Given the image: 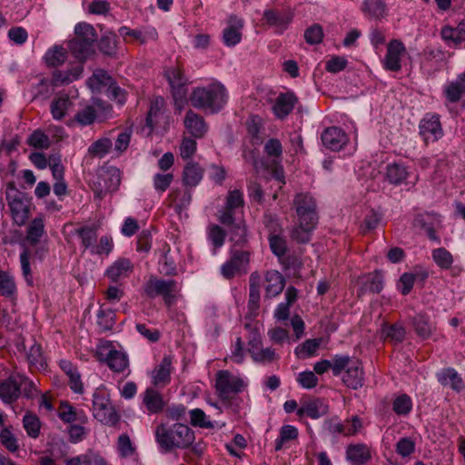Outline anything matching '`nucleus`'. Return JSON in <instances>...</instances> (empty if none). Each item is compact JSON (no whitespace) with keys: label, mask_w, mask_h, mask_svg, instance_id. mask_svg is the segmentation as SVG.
Segmentation results:
<instances>
[{"label":"nucleus","mask_w":465,"mask_h":465,"mask_svg":"<svg viewBox=\"0 0 465 465\" xmlns=\"http://www.w3.org/2000/svg\"><path fill=\"white\" fill-rule=\"evenodd\" d=\"M71 106L72 102L67 94L55 97L50 106L53 118L55 120L63 119Z\"/></svg>","instance_id":"42"},{"label":"nucleus","mask_w":465,"mask_h":465,"mask_svg":"<svg viewBox=\"0 0 465 465\" xmlns=\"http://www.w3.org/2000/svg\"><path fill=\"white\" fill-rule=\"evenodd\" d=\"M155 438L164 451L173 449H188L194 440V431L183 423H174L170 427L159 424L155 430Z\"/></svg>","instance_id":"2"},{"label":"nucleus","mask_w":465,"mask_h":465,"mask_svg":"<svg viewBox=\"0 0 465 465\" xmlns=\"http://www.w3.org/2000/svg\"><path fill=\"white\" fill-rule=\"evenodd\" d=\"M23 425L30 438L36 439L39 437L41 421L35 414L27 411L23 418Z\"/></svg>","instance_id":"49"},{"label":"nucleus","mask_w":465,"mask_h":465,"mask_svg":"<svg viewBox=\"0 0 465 465\" xmlns=\"http://www.w3.org/2000/svg\"><path fill=\"white\" fill-rule=\"evenodd\" d=\"M361 11L365 16L381 20L387 15V5L382 0H364Z\"/></svg>","instance_id":"31"},{"label":"nucleus","mask_w":465,"mask_h":465,"mask_svg":"<svg viewBox=\"0 0 465 465\" xmlns=\"http://www.w3.org/2000/svg\"><path fill=\"white\" fill-rule=\"evenodd\" d=\"M96 357L99 361H104L114 372H122L128 367L127 355L114 349L111 344L99 347Z\"/></svg>","instance_id":"11"},{"label":"nucleus","mask_w":465,"mask_h":465,"mask_svg":"<svg viewBox=\"0 0 465 465\" xmlns=\"http://www.w3.org/2000/svg\"><path fill=\"white\" fill-rule=\"evenodd\" d=\"M203 169L196 163H189L183 173V182L186 186L195 187L203 179Z\"/></svg>","instance_id":"37"},{"label":"nucleus","mask_w":465,"mask_h":465,"mask_svg":"<svg viewBox=\"0 0 465 465\" xmlns=\"http://www.w3.org/2000/svg\"><path fill=\"white\" fill-rule=\"evenodd\" d=\"M115 313L108 309L104 310L101 307L97 313V324L102 331H110L114 324Z\"/></svg>","instance_id":"54"},{"label":"nucleus","mask_w":465,"mask_h":465,"mask_svg":"<svg viewBox=\"0 0 465 465\" xmlns=\"http://www.w3.org/2000/svg\"><path fill=\"white\" fill-rule=\"evenodd\" d=\"M296 414L300 418L307 416L312 419H319L323 414V412L320 411L319 401H313L307 402L297 409Z\"/></svg>","instance_id":"60"},{"label":"nucleus","mask_w":465,"mask_h":465,"mask_svg":"<svg viewBox=\"0 0 465 465\" xmlns=\"http://www.w3.org/2000/svg\"><path fill=\"white\" fill-rule=\"evenodd\" d=\"M393 411L398 415H407L412 409V401L409 395L401 394L393 401Z\"/></svg>","instance_id":"59"},{"label":"nucleus","mask_w":465,"mask_h":465,"mask_svg":"<svg viewBox=\"0 0 465 465\" xmlns=\"http://www.w3.org/2000/svg\"><path fill=\"white\" fill-rule=\"evenodd\" d=\"M99 51L107 56H114L117 50L116 35L107 32L98 41Z\"/></svg>","instance_id":"45"},{"label":"nucleus","mask_w":465,"mask_h":465,"mask_svg":"<svg viewBox=\"0 0 465 465\" xmlns=\"http://www.w3.org/2000/svg\"><path fill=\"white\" fill-rule=\"evenodd\" d=\"M191 424L194 427L204 429H213L214 424L207 419L205 412L201 409H193L190 411Z\"/></svg>","instance_id":"58"},{"label":"nucleus","mask_w":465,"mask_h":465,"mask_svg":"<svg viewBox=\"0 0 465 465\" xmlns=\"http://www.w3.org/2000/svg\"><path fill=\"white\" fill-rule=\"evenodd\" d=\"M419 130L420 135L426 143L438 141L443 135L440 115L431 113L426 114L420 121Z\"/></svg>","instance_id":"12"},{"label":"nucleus","mask_w":465,"mask_h":465,"mask_svg":"<svg viewBox=\"0 0 465 465\" xmlns=\"http://www.w3.org/2000/svg\"><path fill=\"white\" fill-rule=\"evenodd\" d=\"M169 124L170 115L167 113L165 100L162 96H155L151 101L150 110L147 112V129L162 135L167 131Z\"/></svg>","instance_id":"6"},{"label":"nucleus","mask_w":465,"mask_h":465,"mask_svg":"<svg viewBox=\"0 0 465 465\" xmlns=\"http://www.w3.org/2000/svg\"><path fill=\"white\" fill-rule=\"evenodd\" d=\"M94 417L107 426H115L120 420V415L112 405L108 394L96 391L93 395Z\"/></svg>","instance_id":"5"},{"label":"nucleus","mask_w":465,"mask_h":465,"mask_svg":"<svg viewBox=\"0 0 465 465\" xmlns=\"http://www.w3.org/2000/svg\"><path fill=\"white\" fill-rule=\"evenodd\" d=\"M229 24V26L226 27L223 32V39L225 45L234 46L240 43L242 39V34L240 30L243 26V22L237 16L231 15Z\"/></svg>","instance_id":"27"},{"label":"nucleus","mask_w":465,"mask_h":465,"mask_svg":"<svg viewBox=\"0 0 465 465\" xmlns=\"http://www.w3.org/2000/svg\"><path fill=\"white\" fill-rule=\"evenodd\" d=\"M132 270V263L129 259L119 258L105 272V275L112 282H116Z\"/></svg>","instance_id":"33"},{"label":"nucleus","mask_w":465,"mask_h":465,"mask_svg":"<svg viewBox=\"0 0 465 465\" xmlns=\"http://www.w3.org/2000/svg\"><path fill=\"white\" fill-rule=\"evenodd\" d=\"M292 204L298 216V222L302 224H317L318 213L315 199L307 193L295 194Z\"/></svg>","instance_id":"9"},{"label":"nucleus","mask_w":465,"mask_h":465,"mask_svg":"<svg viewBox=\"0 0 465 465\" xmlns=\"http://www.w3.org/2000/svg\"><path fill=\"white\" fill-rule=\"evenodd\" d=\"M323 30L322 25L314 24L308 27L304 32V39L309 45H317L322 41Z\"/></svg>","instance_id":"64"},{"label":"nucleus","mask_w":465,"mask_h":465,"mask_svg":"<svg viewBox=\"0 0 465 465\" xmlns=\"http://www.w3.org/2000/svg\"><path fill=\"white\" fill-rule=\"evenodd\" d=\"M321 344V339H308L302 345L295 348V354L300 358L312 356Z\"/></svg>","instance_id":"53"},{"label":"nucleus","mask_w":465,"mask_h":465,"mask_svg":"<svg viewBox=\"0 0 465 465\" xmlns=\"http://www.w3.org/2000/svg\"><path fill=\"white\" fill-rule=\"evenodd\" d=\"M5 196L14 222L19 226L24 225L29 215V206L25 201V194L17 190L13 183H9Z\"/></svg>","instance_id":"8"},{"label":"nucleus","mask_w":465,"mask_h":465,"mask_svg":"<svg viewBox=\"0 0 465 465\" xmlns=\"http://www.w3.org/2000/svg\"><path fill=\"white\" fill-rule=\"evenodd\" d=\"M364 371L361 361L354 360L342 377L343 383L350 389L357 390L363 385Z\"/></svg>","instance_id":"23"},{"label":"nucleus","mask_w":465,"mask_h":465,"mask_svg":"<svg viewBox=\"0 0 465 465\" xmlns=\"http://www.w3.org/2000/svg\"><path fill=\"white\" fill-rule=\"evenodd\" d=\"M75 234L81 239L82 246L84 250L89 249L92 253L93 247H95L97 241V232L93 226H82L75 229Z\"/></svg>","instance_id":"41"},{"label":"nucleus","mask_w":465,"mask_h":465,"mask_svg":"<svg viewBox=\"0 0 465 465\" xmlns=\"http://www.w3.org/2000/svg\"><path fill=\"white\" fill-rule=\"evenodd\" d=\"M183 123L186 130L194 139L203 137L208 130L203 117L193 110L186 113Z\"/></svg>","instance_id":"21"},{"label":"nucleus","mask_w":465,"mask_h":465,"mask_svg":"<svg viewBox=\"0 0 465 465\" xmlns=\"http://www.w3.org/2000/svg\"><path fill=\"white\" fill-rule=\"evenodd\" d=\"M436 377L442 386H449L457 392L465 388L462 378L454 368L442 369L436 373Z\"/></svg>","instance_id":"26"},{"label":"nucleus","mask_w":465,"mask_h":465,"mask_svg":"<svg viewBox=\"0 0 465 465\" xmlns=\"http://www.w3.org/2000/svg\"><path fill=\"white\" fill-rule=\"evenodd\" d=\"M120 172L117 168H110L98 173L91 181V188L94 197L102 200L108 193L115 192L120 185Z\"/></svg>","instance_id":"7"},{"label":"nucleus","mask_w":465,"mask_h":465,"mask_svg":"<svg viewBox=\"0 0 465 465\" xmlns=\"http://www.w3.org/2000/svg\"><path fill=\"white\" fill-rule=\"evenodd\" d=\"M112 145L113 143L109 138H100L88 147V153L93 157L103 158L109 153Z\"/></svg>","instance_id":"50"},{"label":"nucleus","mask_w":465,"mask_h":465,"mask_svg":"<svg viewBox=\"0 0 465 465\" xmlns=\"http://www.w3.org/2000/svg\"><path fill=\"white\" fill-rule=\"evenodd\" d=\"M76 409L68 401H63L60 403L58 417L64 423L75 421Z\"/></svg>","instance_id":"62"},{"label":"nucleus","mask_w":465,"mask_h":465,"mask_svg":"<svg viewBox=\"0 0 465 465\" xmlns=\"http://www.w3.org/2000/svg\"><path fill=\"white\" fill-rule=\"evenodd\" d=\"M265 219V226L270 231L268 236L270 249L272 252L281 261L287 252L286 240L279 234L281 228L272 218V216H266Z\"/></svg>","instance_id":"14"},{"label":"nucleus","mask_w":465,"mask_h":465,"mask_svg":"<svg viewBox=\"0 0 465 465\" xmlns=\"http://www.w3.org/2000/svg\"><path fill=\"white\" fill-rule=\"evenodd\" d=\"M243 381L232 375L229 371H219L216 374L215 388L221 400L229 401L231 394L242 391Z\"/></svg>","instance_id":"10"},{"label":"nucleus","mask_w":465,"mask_h":465,"mask_svg":"<svg viewBox=\"0 0 465 465\" xmlns=\"http://www.w3.org/2000/svg\"><path fill=\"white\" fill-rule=\"evenodd\" d=\"M172 355H164L159 363L151 371V384L155 389H163L170 384L171 373L173 370Z\"/></svg>","instance_id":"13"},{"label":"nucleus","mask_w":465,"mask_h":465,"mask_svg":"<svg viewBox=\"0 0 465 465\" xmlns=\"http://www.w3.org/2000/svg\"><path fill=\"white\" fill-rule=\"evenodd\" d=\"M381 333L386 340L394 343H401L405 338L406 331L400 323H384L381 328Z\"/></svg>","instance_id":"43"},{"label":"nucleus","mask_w":465,"mask_h":465,"mask_svg":"<svg viewBox=\"0 0 465 465\" xmlns=\"http://www.w3.org/2000/svg\"><path fill=\"white\" fill-rule=\"evenodd\" d=\"M411 324L417 335L425 340L428 339L434 331L433 324L425 314H417L411 319Z\"/></svg>","instance_id":"36"},{"label":"nucleus","mask_w":465,"mask_h":465,"mask_svg":"<svg viewBox=\"0 0 465 465\" xmlns=\"http://www.w3.org/2000/svg\"><path fill=\"white\" fill-rule=\"evenodd\" d=\"M384 287V277L381 271L371 273L359 291V294L366 292L380 293Z\"/></svg>","instance_id":"34"},{"label":"nucleus","mask_w":465,"mask_h":465,"mask_svg":"<svg viewBox=\"0 0 465 465\" xmlns=\"http://www.w3.org/2000/svg\"><path fill=\"white\" fill-rule=\"evenodd\" d=\"M264 153L268 157L272 158V160H280L282 159V145L279 139L271 138L265 143L263 147Z\"/></svg>","instance_id":"61"},{"label":"nucleus","mask_w":465,"mask_h":465,"mask_svg":"<svg viewBox=\"0 0 465 465\" xmlns=\"http://www.w3.org/2000/svg\"><path fill=\"white\" fill-rule=\"evenodd\" d=\"M440 35L444 41H451L456 45L465 41V23H460L457 27L443 26Z\"/></svg>","instance_id":"40"},{"label":"nucleus","mask_w":465,"mask_h":465,"mask_svg":"<svg viewBox=\"0 0 465 465\" xmlns=\"http://www.w3.org/2000/svg\"><path fill=\"white\" fill-rule=\"evenodd\" d=\"M264 280L266 283L264 297L268 299L278 296L286 284L285 277L276 270L267 271Z\"/></svg>","instance_id":"20"},{"label":"nucleus","mask_w":465,"mask_h":465,"mask_svg":"<svg viewBox=\"0 0 465 465\" xmlns=\"http://www.w3.org/2000/svg\"><path fill=\"white\" fill-rule=\"evenodd\" d=\"M59 366L69 378L70 389L74 393L82 394L84 392V386L77 368L67 360H61L59 361Z\"/></svg>","instance_id":"28"},{"label":"nucleus","mask_w":465,"mask_h":465,"mask_svg":"<svg viewBox=\"0 0 465 465\" xmlns=\"http://www.w3.org/2000/svg\"><path fill=\"white\" fill-rule=\"evenodd\" d=\"M180 290L178 282L173 279L164 280L151 276L147 281V296L162 297L167 307H171L176 302Z\"/></svg>","instance_id":"4"},{"label":"nucleus","mask_w":465,"mask_h":465,"mask_svg":"<svg viewBox=\"0 0 465 465\" xmlns=\"http://www.w3.org/2000/svg\"><path fill=\"white\" fill-rule=\"evenodd\" d=\"M67 58V51L62 45H54L48 49L44 56L45 62L49 67H57L64 63Z\"/></svg>","instance_id":"39"},{"label":"nucleus","mask_w":465,"mask_h":465,"mask_svg":"<svg viewBox=\"0 0 465 465\" xmlns=\"http://www.w3.org/2000/svg\"><path fill=\"white\" fill-rule=\"evenodd\" d=\"M294 13L291 8L267 9L263 12L262 19L271 26L286 30L292 23Z\"/></svg>","instance_id":"16"},{"label":"nucleus","mask_w":465,"mask_h":465,"mask_svg":"<svg viewBox=\"0 0 465 465\" xmlns=\"http://www.w3.org/2000/svg\"><path fill=\"white\" fill-rule=\"evenodd\" d=\"M114 83L113 78L104 70H97L88 80V84L91 88L97 90L102 86L109 87L110 84H113Z\"/></svg>","instance_id":"52"},{"label":"nucleus","mask_w":465,"mask_h":465,"mask_svg":"<svg viewBox=\"0 0 465 465\" xmlns=\"http://www.w3.org/2000/svg\"><path fill=\"white\" fill-rule=\"evenodd\" d=\"M251 357L253 361L261 364L271 363L278 359L275 351L272 348H262L257 352H252Z\"/></svg>","instance_id":"63"},{"label":"nucleus","mask_w":465,"mask_h":465,"mask_svg":"<svg viewBox=\"0 0 465 465\" xmlns=\"http://www.w3.org/2000/svg\"><path fill=\"white\" fill-rule=\"evenodd\" d=\"M16 293V285L14 276L5 271L0 270V295L13 298Z\"/></svg>","instance_id":"48"},{"label":"nucleus","mask_w":465,"mask_h":465,"mask_svg":"<svg viewBox=\"0 0 465 465\" xmlns=\"http://www.w3.org/2000/svg\"><path fill=\"white\" fill-rule=\"evenodd\" d=\"M432 259L435 263L441 269L450 268L453 262L451 253L442 247L432 251Z\"/></svg>","instance_id":"56"},{"label":"nucleus","mask_w":465,"mask_h":465,"mask_svg":"<svg viewBox=\"0 0 465 465\" xmlns=\"http://www.w3.org/2000/svg\"><path fill=\"white\" fill-rule=\"evenodd\" d=\"M45 232V223L42 218H35L30 223L26 231V241L27 242L35 246L39 242Z\"/></svg>","instance_id":"44"},{"label":"nucleus","mask_w":465,"mask_h":465,"mask_svg":"<svg viewBox=\"0 0 465 465\" xmlns=\"http://www.w3.org/2000/svg\"><path fill=\"white\" fill-rule=\"evenodd\" d=\"M408 176L407 168L399 163H390L386 167V178L394 185L402 183Z\"/></svg>","instance_id":"38"},{"label":"nucleus","mask_w":465,"mask_h":465,"mask_svg":"<svg viewBox=\"0 0 465 465\" xmlns=\"http://www.w3.org/2000/svg\"><path fill=\"white\" fill-rule=\"evenodd\" d=\"M227 101V90L220 82L211 83L206 86L195 87L190 95V103L193 107L211 114L221 112Z\"/></svg>","instance_id":"1"},{"label":"nucleus","mask_w":465,"mask_h":465,"mask_svg":"<svg viewBox=\"0 0 465 465\" xmlns=\"http://www.w3.org/2000/svg\"><path fill=\"white\" fill-rule=\"evenodd\" d=\"M321 139L326 149L339 152L349 143L348 134L341 128L331 126L324 129Z\"/></svg>","instance_id":"15"},{"label":"nucleus","mask_w":465,"mask_h":465,"mask_svg":"<svg viewBox=\"0 0 465 465\" xmlns=\"http://www.w3.org/2000/svg\"><path fill=\"white\" fill-rule=\"evenodd\" d=\"M21 382L16 376L10 375L0 383V399L5 404L11 405L15 402L21 395Z\"/></svg>","instance_id":"18"},{"label":"nucleus","mask_w":465,"mask_h":465,"mask_svg":"<svg viewBox=\"0 0 465 465\" xmlns=\"http://www.w3.org/2000/svg\"><path fill=\"white\" fill-rule=\"evenodd\" d=\"M165 76L172 88L173 95L175 100L183 99L186 94L187 79L180 67H170L165 71Z\"/></svg>","instance_id":"17"},{"label":"nucleus","mask_w":465,"mask_h":465,"mask_svg":"<svg viewBox=\"0 0 465 465\" xmlns=\"http://www.w3.org/2000/svg\"><path fill=\"white\" fill-rule=\"evenodd\" d=\"M346 458L352 465H363L371 460V455L367 445L351 444L347 447Z\"/></svg>","instance_id":"29"},{"label":"nucleus","mask_w":465,"mask_h":465,"mask_svg":"<svg viewBox=\"0 0 465 465\" xmlns=\"http://www.w3.org/2000/svg\"><path fill=\"white\" fill-rule=\"evenodd\" d=\"M83 71L81 66L67 71H55L53 74L54 85L67 84L79 78Z\"/></svg>","instance_id":"46"},{"label":"nucleus","mask_w":465,"mask_h":465,"mask_svg":"<svg viewBox=\"0 0 465 465\" xmlns=\"http://www.w3.org/2000/svg\"><path fill=\"white\" fill-rule=\"evenodd\" d=\"M298 98L292 92L281 93L275 99L272 111L278 119H285L293 110Z\"/></svg>","instance_id":"19"},{"label":"nucleus","mask_w":465,"mask_h":465,"mask_svg":"<svg viewBox=\"0 0 465 465\" xmlns=\"http://www.w3.org/2000/svg\"><path fill=\"white\" fill-rule=\"evenodd\" d=\"M251 248H230L229 259L221 266L220 272L225 280H232L236 275H243L249 272Z\"/></svg>","instance_id":"3"},{"label":"nucleus","mask_w":465,"mask_h":465,"mask_svg":"<svg viewBox=\"0 0 465 465\" xmlns=\"http://www.w3.org/2000/svg\"><path fill=\"white\" fill-rule=\"evenodd\" d=\"M26 360L31 371H44L47 367L42 346L35 341L26 352Z\"/></svg>","instance_id":"32"},{"label":"nucleus","mask_w":465,"mask_h":465,"mask_svg":"<svg viewBox=\"0 0 465 465\" xmlns=\"http://www.w3.org/2000/svg\"><path fill=\"white\" fill-rule=\"evenodd\" d=\"M443 94L448 102L458 103L465 95V73L459 74L455 80L449 82Z\"/></svg>","instance_id":"25"},{"label":"nucleus","mask_w":465,"mask_h":465,"mask_svg":"<svg viewBox=\"0 0 465 465\" xmlns=\"http://www.w3.org/2000/svg\"><path fill=\"white\" fill-rule=\"evenodd\" d=\"M94 43L93 41L74 37L68 42V49L76 59L84 61L94 53Z\"/></svg>","instance_id":"30"},{"label":"nucleus","mask_w":465,"mask_h":465,"mask_svg":"<svg viewBox=\"0 0 465 465\" xmlns=\"http://www.w3.org/2000/svg\"><path fill=\"white\" fill-rule=\"evenodd\" d=\"M159 390L154 387L147 388V411L150 413L158 414L162 412L167 404Z\"/></svg>","instance_id":"35"},{"label":"nucleus","mask_w":465,"mask_h":465,"mask_svg":"<svg viewBox=\"0 0 465 465\" xmlns=\"http://www.w3.org/2000/svg\"><path fill=\"white\" fill-rule=\"evenodd\" d=\"M405 51L403 44L399 40H392L388 45L387 54L384 58L385 68L398 72L401 68V54Z\"/></svg>","instance_id":"24"},{"label":"nucleus","mask_w":465,"mask_h":465,"mask_svg":"<svg viewBox=\"0 0 465 465\" xmlns=\"http://www.w3.org/2000/svg\"><path fill=\"white\" fill-rule=\"evenodd\" d=\"M227 233L229 241L232 242L230 248H251L248 229L243 220H239L237 224L227 229Z\"/></svg>","instance_id":"22"},{"label":"nucleus","mask_w":465,"mask_h":465,"mask_svg":"<svg viewBox=\"0 0 465 465\" xmlns=\"http://www.w3.org/2000/svg\"><path fill=\"white\" fill-rule=\"evenodd\" d=\"M355 359L349 355L336 354L331 361V371L334 376H339L343 371H346Z\"/></svg>","instance_id":"55"},{"label":"nucleus","mask_w":465,"mask_h":465,"mask_svg":"<svg viewBox=\"0 0 465 465\" xmlns=\"http://www.w3.org/2000/svg\"><path fill=\"white\" fill-rule=\"evenodd\" d=\"M227 230L217 224H213L208 228L207 237L212 242L214 250L220 249L225 242Z\"/></svg>","instance_id":"51"},{"label":"nucleus","mask_w":465,"mask_h":465,"mask_svg":"<svg viewBox=\"0 0 465 465\" xmlns=\"http://www.w3.org/2000/svg\"><path fill=\"white\" fill-rule=\"evenodd\" d=\"M74 35L76 38L95 42L97 35L94 26L85 22H81L74 26Z\"/></svg>","instance_id":"57"},{"label":"nucleus","mask_w":465,"mask_h":465,"mask_svg":"<svg viewBox=\"0 0 465 465\" xmlns=\"http://www.w3.org/2000/svg\"><path fill=\"white\" fill-rule=\"evenodd\" d=\"M317 224H302L298 222V224L293 227L291 232V238L298 243H307L311 240L312 232L315 229Z\"/></svg>","instance_id":"47"}]
</instances>
